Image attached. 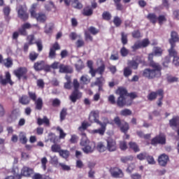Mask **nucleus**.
<instances>
[{
	"mask_svg": "<svg viewBox=\"0 0 179 179\" xmlns=\"http://www.w3.org/2000/svg\"><path fill=\"white\" fill-rule=\"evenodd\" d=\"M96 150L98 152H100V153H103L107 150V147H106V145L103 142H99L96 145Z\"/></svg>",
	"mask_w": 179,
	"mask_h": 179,
	"instance_id": "nucleus-34",
	"label": "nucleus"
},
{
	"mask_svg": "<svg viewBox=\"0 0 179 179\" xmlns=\"http://www.w3.org/2000/svg\"><path fill=\"white\" fill-rule=\"evenodd\" d=\"M88 127H90V124L87 122H83L81 124V126L78 127V130H80L81 132L83 131H86Z\"/></svg>",
	"mask_w": 179,
	"mask_h": 179,
	"instance_id": "nucleus-52",
	"label": "nucleus"
},
{
	"mask_svg": "<svg viewBox=\"0 0 179 179\" xmlns=\"http://www.w3.org/2000/svg\"><path fill=\"white\" fill-rule=\"evenodd\" d=\"M28 96L32 101H36L37 100V94H36V92L29 91Z\"/></svg>",
	"mask_w": 179,
	"mask_h": 179,
	"instance_id": "nucleus-63",
	"label": "nucleus"
},
{
	"mask_svg": "<svg viewBox=\"0 0 179 179\" xmlns=\"http://www.w3.org/2000/svg\"><path fill=\"white\" fill-rule=\"evenodd\" d=\"M106 82V80L103 77V76H101L100 77H98L96 78V81L94 82L95 86H100L104 85V83Z\"/></svg>",
	"mask_w": 179,
	"mask_h": 179,
	"instance_id": "nucleus-39",
	"label": "nucleus"
},
{
	"mask_svg": "<svg viewBox=\"0 0 179 179\" xmlns=\"http://www.w3.org/2000/svg\"><path fill=\"white\" fill-rule=\"evenodd\" d=\"M119 96L117 97V100H115V96L113 94L110 95L108 98V100L110 104H116L117 107H120V108H123L124 103H121V94H118Z\"/></svg>",
	"mask_w": 179,
	"mask_h": 179,
	"instance_id": "nucleus-17",
	"label": "nucleus"
},
{
	"mask_svg": "<svg viewBox=\"0 0 179 179\" xmlns=\"http://www.w3.org/2000/svg\"><path fill=\"white\" fill-rule=\"evenodd\" d=\"M157 22L160 26L163 24L164 22H167V18H166V15H160L157 17Z\"/></svg>",
	"mask_w": 179,
	"mask_h": 179,
	"instance_id": "nucleus-54",
	"label": "nucleus"
},
{
	"mask_svg": "<svg viewBox=\"0 0 179 179\" xmlns=\"http://www.w3.org/2000/svg\"><path fill=\"white\" fill-rule=\"evenodd\" d=\"M151 145L157 146V145H166V136L163 134H159L151 139Z\"/></svg>",
	"mask_w": 179,
	"mask_h": 179,
	"instance_id": "nucleus-10",
	"label": "nucleus"
},
{
	"mask_svg": "<svg viewBox=\"0 0 179 179\" xmlns=\"http://www.w3.org/2000/svg\"><path fill=\"white\" fill-rule=\"evenodd\" d=\"M27 69L26 67H19L13 71V74L19 80L23 78V79H27Z\"/></svg>",
	"mask_w": 179,
	"mask_h": 179,
	"instance_id": "nucleus-13",
	"label": "nucleus"
},
{
	"mask_svg": "<svg viewBox=\"0 0 179 179\" xmlns=\"http://www.w3.org/2000/svg\"><path fill=\"white\" fill-rule=\"evenodd\" d=\"M128 66H130V68H132L133 69H138L139 65L138 62H136V60H129L128 62Z\"/></svg>",
	"mask_w": 179,
	"mask_h": 179,
	"instance_id": "nucleus-42",
	"label": "nucleus"
},
{
	"mask_svg": "<svg viewBox=\"0 0 179 179\" xmlns=\"http://www.w3.org/2000/svg\"><path fill=\"white\" fill-rule=\"evenodd\" d=\"M159 98L158 99V101L157 104L158 107H162L163 106V99H164V91H159Z\"/></svg>",
	"mask_w": 179,
	"mask_h": 179,
	"instance_id": "nucleus-36",
	"label": "nucleus"
},
{
	"mask_svg": "<svg viewBox=\"0 0 179 179\" xmlns=\"http://www.w3.org/2000/svg\"><path fill=\"white\" fill-rule=\"evenodd\" d=\"M17 15L18 17L23 20V22H26L29 19V13H27V8L22 5H20L17 7Z\"/></svg>",
	"mask_w": 179,
	"mask_h": 179,
	"instance_id": "nucleus-11",
	"label": "nucleus"
},
{
	"mask_svg": "<svg viewBox=\"0 0 179 179\" xmlns=\"http://www.w3.org/2000/svg\"><path fill=\"white\" fill-rule=\"evenodd\" d=\"M120 115H123L124 117H127L128 115H132V110H131L128 108H125L120 111Z\"/></svg>",
	"mask_w": 179,
	"mask_h": 179,
	"instance_id": "nucleus-55",
	"label": "nucleus"
},
{
	"mask_svg": "<svg viewBox=\"0 0 179 179\" xmlns=\"http://www.w3.org/2000/svg\"><path fill=\"white\" fill-rule=\"evenodd\" d=\"M38 55H39L38 53L36 52H29V61H31V62H34V61H36L37 58H38Z\"/></svg>",
	"mask_w": 179,
	"mask_h": 179,
	"instance_id": "nucleus-41",
	"label": "nucleus"
},
{
	"mask_svg": "<svg viewBox=\"0 0 179 179\" xmlns=\"http://www.w3.org/2000/svg\"><path fill=\"white\" fill-rule=\"evenodd\" d=\"M88 31H90V33H91V34L93 36H96V34H99V33H100V30L96 29L94 27H90L88 28Z\"/></svg>",
	"mask_w": 179,
	"mask_h": 179,
	"instance_id": "nucleus-57",
	"label": "nucleus"
},
{
	"mask_svg": "<svg viewBox=\"0 0 179 179\" xmlns=\"http://www.w3.org/2000/svg\"><path fill=\"white\" fill-rule=\"evenodd\" d=\"M59 72L60 73H72L73 69L69 65H64L61 64L59 65Z\"/></svg>",
	"mask_w": 179,
	"mask_h": 179,
	"instance_id": "nucleus-24",
	"label": "nucleus"
},
{
	"mask_svg": "<svg viewBox=\"0 0 179 179\" xmlns=\"http://www.w3.org/2000/svg\"><path fill=\"white\" fill-rule=\"evenodd\" d=\"M3 64L6 68H12L13 66V60H12V58L8 57L4 59Z\"/></svg>",
	"mask_w": 179,
	"mask_h": 179,
	"instance_id": "nucleus-35",
	"label": "nucleus"
},
{
	"mask_svg": "<svg viewBox=\"0 0 179 179\" xmlns=\"http://www.w3.org/2000/svg\"><path fill=\"white\" fill-rule=\"evenodd\" d=\"M133 38H141L142 35H141V31L135 30L131 33Z\"/></svg>",
	"mask_w": 179,
	"mask_h": 179,
	"instance_id": "nucleus-64",
	"label": "nucleus"
},
{
	"mask_svg": "<svg viewBox=\"0 0 179 179\" xmlns=\"http://www.w3.org/2000/svg\"><path fill=\"white\" fill-rule=\"evenodd\" d=\"M61 50V45L58 42H55V43L52 44L50 50L48 57L50 59H55L57 58V51Z\"/></svg>",
	"mask_w": 179,
	"mask_h": 179,
	"instance_id": "nucleus-12",
	"label": "nucleus"
},
{
	"mask_svg": "<svg viewBox=\"0 0 179 179\" xmlns=\"http://www.w3.org/2000/svg\"><path fill=\"white\" fill-rule=\"evenodd\" d=\"M15 120L16 116L15 115V110H13L7 117V122H8V124H12V122H13V121Z\"/></svg>",
	"mask_w": 179,
	"mask_h": 179,
	"instance_id": "nucleus-46",
	"label": "nucleus"
},
{
	"mask_svg": "<svg viewBox=\"0 0 179 179\" xmlns=\"http://www.w3.org/2000/svg\"><path fill=\"white\" fill-rule=\"evenodd\" d=\"M97 125H100L101 128L98 129H94L92 131V134H99L101 136H103L104 134H106V129L107 128V123L101 122V124H97Z\"/></svg>",
	"mask_w": 179,
	"mask_h": 179,
	"instance_id": "nucleus-20",
	"label": "nucleus"
},
{
	"mask_svg": "<svg viewBox=\"0 0 179 179\" xmlns=\"http://www.w3.org/2000/svg\"><path fill=\"white\" fill-rule=\"evenodd\" d=\"M81 140H80V146H83V150L84 153L89 155V153H93L94 152V148L90 146L89 145V139H87V136H86V133H81Z\"/></svg>",
	"mask_w": 179,
	"mask_h": 179,
	"instance_id": "nucleus-5",
	"label": "nucleus"
},
{
	"mask_svg": "<svg viewBox=\"0 0 179 179\" xmlns=\"http://www.w3.org/2000/svg\"><path fill=\"white\" fill-rule=\"evenodd\" d=\"M150 44V41L148 38H144L142 41H140V45H141V48H146L148 45Z\"/></svg>",
	"mask_w": 179,
	"mask_h": 179,
	"instance_id": "nucleus-60",
	"label": "nucleus"
},
{
	"mask_svg": "<svg viewBox=\"0 0 179 179\" xmlns=\"http://www.w3.org/2000/svg\"><path fill=\"white\" fill-rule=\"evenodd\" d=\"M33 68L36 72H40L41 71H44V72H51L50 64H47L44 60H39L34 62Z\"/></svg>",
	"mask_w": 179,
	"mask_h": 179,
	"instance_id": "nucleus-7",
	"label": "nucleus"
},
{
	"mask_svg": "<svg viewBox=\"0 0 179 179\" xmlns=\"http://www.w3.org/2000/svg\"><path fill=\"white\" fill-rule=\"evenodd\" d=\"M73 6L75 8V9H82V8H83V4L79 2V0H73Z\"/></svg>",
	"mask_w": 179,
	"mask_h": 179,
	"instance_id": "nucleus-50",
	"label": "nucleus"
},
{
	"mask_svg": "<svg viewBox=\"0 0 179 179\" xmlns=\"http://www.w3.org/2000/svg\"><path fill=\"white\" fill-rule=\"evenodd\" d=\"M129 54V50L128 49H127V48H125V46H123L120 49V55H122V57H127V55Z\"/></svg>",
	"mask_w": 179,
	"mask_h": 179,
	"instance_id": "nucleus-61",
	"label": "nucleus"
},
{
	"mask_svg": "<svg viewBox=\"0 0 179 179\" xmlns=\"http://www.w3.org/2000/svg\"><path fill=\"white\" fill-rule=\"evenodd\" d=\"M169 155L166 154H162L158 157V164L162 167H166V166H167V163H169Z\"/></svg>",
	"mask_w": 179,
	"mask_h": 179,
	"instance_id": "nucleus-21",
	"label": "nucleus"
},
{
	"mask_svg": "<svg viewBox=\"0 0 179 179\" xmlns=\"http://www.w3.org/2000/svg\"><path fill=\"white\" fill-rule=\"evenodd\" d=\"M115 125L120 129L121 132L127 134L129 131V124L127 122H122L120 117L116 116L113 120Z\"/></svg>",
	"mask_w": 179,
	"mask_h": 179,
	"instance_id": "nucleus-8",
	"label": "nucleus"
},
{
	"mask_svg": "<svg viewBox=\"0 0 179 179\" xmlns=\"http://www.w3.org/2000/svg\"><path fill=\"white\" fill-rule=\"evenodd\" d=\"M147 19L150 20V23L152 24H156V23H157V15L155 13H148Z\"/></svg>",
	"mask_w": 179,
	"mask_h": 179,
	"instance_id": "nucleus-28",
	"label": "nucleus"
},
{
	"mask_svg": "<svg viewBox=\"0 0 179 179\" xmlns=\"http://www.w3.org/2000/svg\"><path fill=\"white\" fill-rule=\"evenodd\" d=\"M116 94H120V102L124 104V107L132 106L134 99L138 97L136 92H128L127 88L119 87L116 90Z\"/></svg>",
	"mask_w": 179,
	"mask_h": 179,
	"instance_id": "nucleus-2",
	"label": "nucleus"
},
{
	"mask_svg": "<svg viewBox=\"0 0 179 179\" xmlns=\"http://www.w3.org/2000/svg\"><path fill=\"white\" fill-rule=\"evenodd\" d=\"M111 176L115 178H122L124 177V173L122 170L119 169L118 167H114L110 169Z\"/></svg>",
	"mask_w": 179,
	"mask_h": 179,
	"instance_id": "nucleus-19",
	"label": "nucleus"
},
{
	"mask_svg": "<svg viewBox=\"0 0 179 179\" xmlns=\"http://www.w3.org/2000/svg\"><path fill=\"white\" fill-rule=\"evenodd\" d=\"M179 41V35L178 33L176 31H172L171 32V38L169 39V43L171 45V48L169 49L170 50L171 52L173 51V50H175L176 48V43H178Z\"/></svg>",
	"mask_w": 179,
	"mask_h": 179,
	"instance_id": "nucleus-9",
	"label": "nucleus"
},
{
	"mask_svg": "<svg viewBox=\"0 0 179 179\" xmlns=\"http://www.w3.org/2000/svg\"><path fill=\"white\" fill-rule=\"evenodd\" d=\"M19 103L22 104V106H27L30 104V99L27 95H22V96L19 98Z\"/></svg>",
	"mask_w": 179,
	"mask_h": 179,
	"instance_id": "nucleus-29",
	"label": "nucleus"
},
{
	"mask_svg": "<svg viewBox=\"0 0 179 179\" xmlns=\"http://www.w3.org/2000/svg\"><path fill=\"white\" fill-rule=\"evenodd\" d=\"M79 141V136L76 134H73L71 136V138L69 140V143L71 144H75Z\"/></svg>",
	"mask_w": 179,
	"mask_h": 179,
	"instance_id": "nucleus-58",
	"label": "nucleus"
},
{
	"mask_svg": "<svg viewBox=\"0 0 179 179\" xmlns=\"http://www.w3.org/2000/svg\"><path fill=\"white\" fill-rule=\"evenodd\" d=\"M87 66L89 68L90 71H89V73H90V75H94V68H93V61L92 60H88L87 62Z\"/></svg>",
	"mask_w": 179,
	"mask_h": 179,
	"instance_id": "nucleus-43",
	"label": "nucleus"
},
{
	"mask_svg": "<svg viewBox=\"0 0 179 179\" xmlns=\"http://www.w3.org/2000/svg\"><path fill=\"white\" fill-rule=\"evenodd\" d=\"M152 53L156 57H162V55H163V49L159 47H155L154 48V51Z\"/></svg>",
	"mask_w": 179,
	"mask_h": 179,
	"instance_id": "nucleus-44",
	"label": "nucleus"
},
{
	"mask_svg": "<svg viewBox=\"0 0 179 179\" xmlns=\"http://www.w3.org/2000/svg\"><path fill=\"white\" fill-rule=\"evenodd\" d=\"M106 142V149L108 150V152H115V150H117V141H115V140L113 138H108Z\"/></svg>",
	"mask_w": 179,
	"mask_h": 179,
	"instance_id": "nucleus-18",
	"label": "nucleus"
},
{
	"mask_svg": "<svg viewBox=\"0 0 179 179\" xmlns=\"http://www.w3.org/2000/svg\"><path fill=\"white\" fill-rule=\"evenodd\" d=\"M139 48H142V46L141 45V41H136L134 45L131 46V50L134 52H135V51L137 50H139Z\"/></svg>",
	"mask_w": 179,
	"mask_h": 179,
	"instance_id": "nucleus-62",
	"label": "nucleus"
},
{
	"mask_svg": "<svg viewBox=\"0 0 179 179\" xmlns=\"http://www.w3.org/2000/svg\"><path fill=\"white\" fill-rule=\"evenodd\" d=\"M132 160H134V156L132 155L122 157L120 158V162H122V163H128V162H132Z\"/></svg>",
	"mask_w": 179,
	"mask_h": 179,
	"instance_id": "nucleus-47",
	"label": "nucleus"
},
{
	"mask_svg": "<svg viewBox=\"0 0 179 179\" xmlns=\"http://www.w3.org/2000/svg\"><path fill=\"white\" fill-rule=\"evenodd\" d=\"M34 173L33 169L24 166L21 170V174H18L16 176L17 179H22V177H31V174Z\"/></svg>",
	"mask_w": 179,
	"mask_h": 179,
	"instance_id": "nucleus-16",
	"label": "nucleus"
},
{
	"mask_svg": "<svg viewBox=\"0 0 179 179\" xmlns=\"http://www.w3.org/2000/svg\"><path fill=\"white\" fill-rule=\"evenodd\" d=\"M75 67L78 71H82L85 68V64L82 60H79L77 64H75Z\"/></svg>",
	"mask_w": 179,
	"mask_h": 179,
	"instance_id": "nucleus-56",
	"label": "nucleus"
},
{
	"mask_svg": "<svg viewBox=\"0 0 179 179\" xmlns=\"http://www.w3.org/2000/svg\"><path fill=\"white\" fill-rule=\"evenodd\" d=\"M35 101V108L36 110H38V111H41L43 110V99L41 97L38 98Z\"/></svg>",
	"mask_w": 179,
	"mask_h": 179,
	"instance_id": "nucleus-30",
	"label": "nucleus"
},
{
	"mask_svg": "<svg viewBox=\"0 0 179 179\" xmlns=\"http://www.w3.org/2000/svg\"><path fill=\"white\" fill-rule=\"evenodd\" d=\"M113 24H115V27H120L121 24H122V20L118 17V16H115L113 17Z\"/></svg>",
	"mask_w": 179,
	"mask_h": 179,
	"instance_id": "nucleus-38",
	"label": "nucleus"
},
{
	"mask_svg": "<svg viewBox=\"0 0 179 179\" xmlns=\"http://www.w3.org/2000/svg\"><path fill=\"white\" fill-rule=\"evenodd\" d=\"M121 42L123 45L128 44V34L125 32H121Z\"/></svg>",
	"mask_w": 179,
	"mask_h": 179,
	"instance_id": "nucleus-40",
	"label": "nucleus"
},
{
	"mask_svg": "<svg viewBox=\"0 0 179 179\" xmlns=\"http://www.w3.org/2000/svg\"><path fill=\"white\" fill-rule=\"evenodd\" d=\"M66 115H68V109L66 108H63L60 111V114H59V118H60L61 122H62V121H65L66 118Z\"/></svg>",
	"mask_w": 179,
	"mask_h": 179,
	"instance_id": "nucleus-33",
	"label": "nucleus"
},
{
	"mask_svg": "<svg viewBox=\"0 0 179 179\" xmlns=\"http://www.w3.org/2000/svg\"><path fill=\"white\" fill-rule=\"evenodd\" d=\"M59 155L63 157V159H68V157H69L70 152L68 150H61Z\"/></svg>",
	"mask_w": 179,
	"mask_h": 179,
	"instance_id": "nucleus-49",
	"label": "nucleus"
},
{
	"mask_svg": "<svg viewBox=\"0 0 179 179\" xmlns=\"http://www.w3.org/2000/svg\"><path fill=\"white\" fill-rule=\"evenodd\" d=\"M169 127L172 128V129H176V128H178L179 127V116H173V117L169 120Z\"/></svg>",
	"mask_w": 179,
	"mask_h": 179,
	"instance_id": "nucleus-23",
	"label": "nucleus"
},
{
	"mask_svg": "<svg viewBox=\"0 0 179 179\" xmlns=\"http://www.w3.org/2000/svg\"><path fill=\"white\" fill-rule=\"evenodd\" d=\"M106 71V64L102 63L100 66H99L96 69H94V74L91 75L92 78H94L96 73H99L101 76H103L104 72Z\"/></svg>",
	"mask_w": 179,
	"mask_h": 179,
	"instance_id": "nucleus-25",
	"label": "nucleus"
},
{
	"mask_svg": "<svg viewBox=\"0 0 179 179\" xmlns=\"http://www.w3.org/2000/svg\"><path fill=\"white\" fill-rule=\"evenodd\" d=\"M119 148L120 150L123 151L127 150V149H128V145L127 144V141H120Z\"/></svg>",
	"mask_w": 179,
	"mask_h": 179,
	"instance_id": "nucleus-59",
	"label": "nucleus"
},
{
	"mask_svg": "<svg viewBox=\"0 0 179 179\" xmlns=\"http://www.w3.org/2000/svg\"><path fill=\"white\" fill-rule=\"evenodd\" d=\"M154 57L155 54L153 52L148 54L149 65L152 69H145L143 71V76L147 78V79H155V78H160L162 76V66L153 61Z\"/></svg>",
	"mask_w": 179,
	"mask_h": 179,
	"instance_id": "nucleus-1",
	"label": "nucleus"
},
{
	"mask_svg": "<svg viewBox=\"0 0 179 179\" xmlns=\"http://www.w3.org/2000/svg\"><path fill=\"white\" fill-rule=\"evenodd\" d=\"M37 124L39 126H41L44 124L46 127H50V119L47 117V116H43V119L41 117H38L37 119Z\"/></svg>",
	"mask_w": 179,
	"mask_h": 179,
	"instance_id": "nucleus-27",
	"label": "nucleus"
},
{
	"mask_svg": "<svg viewBox=\"0 0 179 179\" xmlns=\"http://www.w3.org/2000/svg\"><path fill=\"white\" fill-rule=\"evenodd\" d=\"M164 92L162 89H159L156 92H151L147 95V99L149 101H153L157 99V96H159V92Z\"/></svg>",
	"mask_w": 179,
	"mask_h": 179,
	"instance_id": "nucleus-26",
	"label": "nucleus"
},
{
	"mask_svg": "<svg viewBox=\"0 0 179 179\" xmlns=\"http://www.w3.org/2000/svg\"><path fill=\"white\" fill-rule=\"evenodd\" d=\"M35 36L34 34H30L27 36V41H28V44H31V45H33V44H36V42H34Z\"/></svg>",
	"mask_w": 179,
	"mask_h": 179,
	"instance_id": "nucleus-53",
	"label": "nucleus"
},
{
	"mask_svg": "<svg viewBox=\"0 0 179 179\" xmlns=\"http://www.w3.org/2000/svg\"><path fill=\"white\" fill-rule=\"evenodd\" d=\"M73 86L74 90L71 92V94L69 96V99L71 101H72V103H76V101L82 98V92L79 91L80 84L79 83V81H78V79L75 78L73 80Z\"/></svg>",
	"mask_w": 179,
	"mask_h": 179,
	"instance_id": "nucleus-4",
	"label": "nucleus"
},
{
	"mask_svg": "<svg viewBox=\"0 0 179 179\" xmlns=\"http://www.w3.org/2000/svg\"><path fill=\"white\" fill-rule=\"evenodd\" d=\"M169 54L170 57H173V62L176 66H179V57L177 56L178 55V53L177 52V50L176 49H172V52H171L170 50H168Z\"/></svg>",
	"mask_w": 179,
	"mask_h": 179,
	"instance_id": "nucleus-22",
	"label": "nucleus"
},
{
	"mask_svg": "<svg viewBox=\"0 0 179 179\" xmlns=\"http://www.w3.org/2000/svg\"><path fill=\"white\" fill-rule=\"evenodd\" d=\"M111 13H110V12L108 11H104L103 13H102V19H103V20H111Z\"/></svg>",
	"mask_w": 179,
	"mask_h": 179,
	"instance_id": "nucleus-51",
	"label": "nucleus"
},
{
	"mask_svg": "<svg viewBox=\"0 0 179 179\" xmlns=\"http://www.w3.org/2000/svg\"><path fill=\"white\" fill-rule=\"evenodd\" d=\"M37 3H34L31 5L29 10L31 17L36 19L39 23H45L47 22V15L43 12L37 13Z\"/></svg>",
	"mask_w": 179,
	"mask_h": 179,
	"instance_id": "nucleus-3",
	"label": "nucleus"
},
{
	"mask_svg": "<svg viewBox=\"0 0 179 179\" xmlns=\"http://www.w3.org/2000/svg\"><path fill=\"white\" fill-rule=\"evenodd\" d=\"M31 29V24H30L29 22L24 23L22 25H21V27L18 29V31H14L13 33V40H17V38H19V36H23L24 37H26V36H27V29Z\"/></svg>",
	"mask_w": 179,
	"mask_h": 179,
	"instance_id": "nucleus-6",
	"label": "nucleus"
},
{
	"mask_svg": "<svg viewBox=\"0 0 179 179\" xmlns=\"http://www.w3.org/2000/svg\"><path fill=\"white\" fill-rule=\"evenodd\" d=\"M51 150L53 153H60L61 152V145L59 144H53L51 146Z\"/></svg>",
	"mask_w": 179,
	"mask_h": 179,
	"instance_id": "nucleus-45",
	"label": "nucleus"
},
{
	"mask_svg": "<svg viewBox=\"0 0 179 179\" xmlns=\"http://www.w3.org/2000/svg\"><path fill=\"white\" fill-rule=\"evenodd\" d=\"M123 75L125 78H129L132 75V69L129 67H125L123 70Z\"/></svg>",
	"mask_w": 179,
	"mask_h": 179,
	"instance_id": "nucleus-48",
	"label": "nucleus"
},
{
	"mask_svg": "<svg viewBox=\"0 0 179 179\" xmlns=\"http://www.w3.org/2000/svg\"><path fill=\"white\" fill-rule=\"evenodd\" d=\"M0 83L3 86H6L8 83L10 85V86H13V81H12V76H10V73L9 71L6 72L5 78H3V76H0Z\"/></svg>",
	"mask_w": 179,
	"mask_h": 179,
	"instance_id": "nucleus-15",
	"label": "nucleus"
},
{
	"mask_svg": "<svg viewBox=\"0 0 179 179\" xmlns=\"http://www.w3.org/2000/svg\"><path fill=\"white\" fill-rule=\"evenodd\" d=\"M83 16H92L93 15V9L90 6H87L83 10Z\"/></svg>",
	"mask_w": 179,
	"mask_h": 179,
	"instance_id": "nucleus-32",
	"label": "nucleus"
},
{
	"mask_svg": "<svg viewBox=\"0 0 179 179\" xmlns=\"http://www.w3.org/2000/svg\"><path fill=\"white\" fill-rule=\"evenodd\" d=\"M100 113L99 110H92L90 113L89 117H88V121L91 122V124H93L95 122V124H101V122L99 120L100 115Z\"/></svg>",
	"mask_w": 179,
	"mask_h": 179,
	"instance_id": "nucleus-14",
	"label": "nucleus"
},
{
	"mask_svg": "<svg viewBox=\"0 0 179 179\" xmlns=\"http://www.w3.org/2000/svg\"><path fill=\"white\" fill-rule=\"evenodd\" d=\"M45 9L47 12H55V5H54V3L50 2V3L45 6Z\"/></svg>",
	"mask_w": 179,
	"mask_h": 179,
	"instance_id": "nucleus-37",
	"label": "nucleus"
},
{
	"mask_svg": "<svg viewBox=\"0 0 179 179\" xmlns=\"http://www.w3.org/2000/svg\"><path fill=\"white\" fill-rule=\"evenodd\" d=\"M129 149H131V150H134L135 153L140 152L141 149H139V145L136 142L130 141L129 143Z\"/></svg>",
	"mask_w": 179,
	"mask_h": 179,
	"instance_id": "nucleus-31",
	"label": "nucleus"
}]
</instances>
